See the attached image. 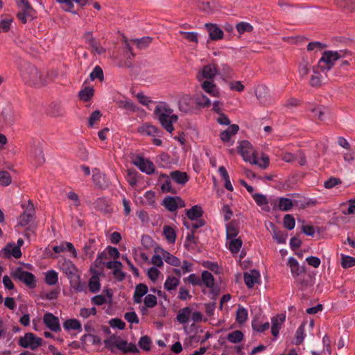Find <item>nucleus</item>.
Here are the masks:
<instances>
[{
	"mask_svg": "<svg viewBox=\"0 0 355 355\" xmlns=\"http://www.w3.org/2000/svg\"><path fill=\"white\" fill-rule=\"evenodd\" d=\"M349 55H350V53L347 49L338 51H324L322 53V57L318 60L317 65H318V69H320L322 72L327 73L334 67L336 61Z\"/></svg>",
	"mask_w": 355,
	"mask_h": 355,
	"instance_id": "1",
	"label": "nucleus"
},
{
	"mask_svg": "<svg viewBox=\"0 0 355 355\" xmlns=\"http://www.w3.org/2000/svg\"><path fill=\"white\" fill-rule=\"evenodd\" d=\"M24 80L31 86L41 87L47 83L46 75L42 73L37 67H28L23 74Z\"/></svg>",
	"mask_w": 355,
	"mask_h": 355,
	"instance_id": "2",
	"label": "nucleus"
},
{
	"mask_svg": "<svg viewBox=\"0 0 355 355\" xmlns=\"http://www.w3.org/2000/svg\"><path fill=\"white\" fill-rule=\"evenodd\" d=\"M105 345L107 348L111 350L112 352H114V348L121 350L123 353L127 354L130 352L137 353L139 350L134 343H128L126 340L116 338V337H111L104 341Z\"/></svg>",
	"mask_w": 355,
	"mask_h": 355,
	"instance_id": "3",
	"label": "nucleus"
},
{
	"mask_svg": "<svg viewBox=\"0 0 355 355\" xmlns=\"http://www.w3.org/2000/svg\"><path fill=\"white\" fill-rule=\"evenodd\" d=\"M11 276L15 279L25 284L31 288H34L36 286V279L33 274L30 272L24 270L21 268L18 267L11 272Z\"/></svg>",
	"mask_w": 355,
	"mask_h": 355,
	"instance_id": "4",
	"label": "nucleus"
},
{
	"mask_svg": "<svg viewBox=\"0 0 355 355\" xmlns=\"http://www.w3.org/2000/svg\"><path fill=\"white\" fill-rule=\"evenodd\" d=\"M239 151L245 161L258 164L257 155L249 141H242L239 146Z\"/></svg>",
	"mask_w": 355,
	"mask_h": 355,
	"instance_id": "5",
	"label": "nucleus"
},
{
	"mask_svg": "<svg viewBox=\"0 0 355 355\" xmlns=\"http://www.w3.org/2000/svg\"><path fill=\"white\" fill-rule=\"evenodd\" d=\"M42 344V339L37 337L33 333L28 332L19 339V345L24 348L35 350Z\"/></svg>",
	"mask_w": 355,
	"mask_h": 355,
	"instance_id": "6",
	"label": "nucleus"
},
{
	"mask_svg": "<svg viewBox=\"0 0 355 355\" xmlns=\"http://www.w3.org/2000/svg\"><path fill=\"white\" fill-rule=\"evenodd\" d=\"M168 112V110L159 106H157L155 110V114H156L162 126L168 132H171L173 130V126L172 124V120H170L169 114Z\"/></svg>",
	"mask_w": 355,
	"mask_h": 355,
	"instance_id": "7",
	"label": "nucleus"
},
{
	"mask_svg": "<svg viewBox=\"0 0 355 355\" xmlns=\"http://www.w3.org/2000/svg\"><path fill=\"white\" fill-rule=\"evenodd\" d=\"M218 73V69L217 64L211 63L202 67L197 75V78L199 81L203 80H213Z\"/></svg>",
	"mask_w": 355,
	"mask_h": 355,
	"instance_id": "8",
	"label": "nucleus"
},
{
	"mask_svg": "<svg viewBox=\"0 0 355 355\" xmlns=\"http://www.w3.org/2000/svg\"><path fill=\"white\" fill-rule=\"evenodd\" d=\"M313 60L306 57H302L297 65V75L302 79L307 77L313 69Z\"/></svg>",
	"mask_w": 355,
	"mask_h": 355,
	"instance_id": "9",
	"label": "nucleus"
},
{
	"mask_svg": "<svg viewBox=\"0 0 355 355\" xmlns=\"http://www.w3.org/2000/svg\"><path fill=\"white\" fill-rule=\"evenodd\" d=\"M18 6H23L21 11L17 14V17L24 24L27 22V17H32L35 13V10L30 4L28 0H20V2L17 3Z\"/></svg>",
	"mask_w": 355,
	"mask_h": 355,
	"instance_id": "10",
	"label": "nucleus"
},
{
	"mask_svg": "<svg viewBox=\"0 0 355 355\" xmlns=\"http://www.w3.org/2000/svg\"><path fill=\"white\" fill-rule=\"evenodd\" d=\"M132 163L137 166L142 172L146 174H152L155 171V166L152 162L146 160L142 157L137 156L132 161Z\"/></svg>",
	"mask_w": 355,
	"mask_h": 355,
	"instance_id": "11",
	"label": "nucleus"
},
{
	"mask_svg": "<svg viewBox=\"0 0 355 355\" xmlns=\"http://www.w3.org/2000/svg\"><path fill=\"white\" fill-rule=\"evenodd\" d=\"M34 214V206L31 200L28 202L26 211H24L18 218V225L25 227L32 220Z\"/></svg>",
	"mask_w": 355,
	"mask_h": 355,
	"instance_id": "12",
	"label": "nucleus"
},
{
	"mask_svg": "<svg viewBox=\"0 0 355 355\" xmlns=\"http://www.w3.org/2000/svg\"><path fill=\"white\" fill-rule=\"evenodd\" d=\"M44 324L51 331L58 332L61 330L59 320L53 314L45 313L43 317Z\"/></svg>",
	"mask_w": 355,
	"mask_h": 355,
	"instance_id": "13",
	"label": "nucleus"
},
{
	"mask_svg": "<svg viewBox=\"0 0 355 355\" xmlns=\"http://www.w3.org/2000/svg\"><path fill=\"white\" fill-rule=\"evenodd\" d=\"M333 3L338 9L349 14L355 13V0H334Z\"/></svg>",
	"mask_w": 355,
	"mask_h": 355,
	"instance_id": "14",
	"label": "nucleus"
},
{
	"mask_svg": "<svg viewBox=\"0 0 355 355\" xmlns=\"http://www.w3.org/2000/svg\"><path fill=\"white\" fill-rule=\"evenodd\" d=\"M313 73L309 79V85L314 88H320L323 85L322 77L321 76L322 71L318 69V65H315L313 69Z\"/></svg>",
	"mask_w": 355,
	"mask_h": 355,
	"instance_id": "15",
	"label": "nucleus"
},
{
	"mask_svg": "<svg viewBox=\"0 0 355 355\" xmlns=\"http://www.w3.org/2000/svg\"><path fill=\"white\" fill-rule=\"evenodd\" d=\"M106 266L109 269H113V275L117 280L122 281L124 279L125 275L121 270L122 263L120 261H109L106 263Z\"/></svg>",
	"mask_w": 355,
	"mask_h": 355,
	"instance_id": "16",
	"label": "nucleus"
},
{
	"mask_svg": "<svg viewBox=\"0 0 355 355\" xmlns=\"http://www.w3.org/2000/svg\"><path fill=\"white\" fill-rule=\"evenodd\" d=\"M205 27L211 40H218L223 38V31L216 24H206Z\"/></svg>",
	"mask_w": 355,
	"mask_h": 355,
	"instance_id": "17",
	"label": "nucleus"
},
{
	"mask_svg": "<svg viewBox=\"0 0 355 355\" xmlns=\"http://www.w3.org/2000/svg\"><path fill=\"white\" fill-rule=\"evenodd\" d=\"M3 256L5 258H10L11 256L16 259H19L21 257V252L19 246H15L12 244L8 243L2 250Z\"/></svg>",
	"mask_w": 355,
	"mask_h": 355,
	"instance_id": "18",
	"label": "nucleus"
},
{
	"mask_svg": "<svg viewBox=\"0 0 355 355\" xmlns=\"http://www.w3.org/2000/svg\"><path fill=\"white\" fill-rule=\"evenodd\" d=\"M260 274L256 270H250L249 272L244 273V281L246 286L251 288L254 286L255 283L259 281Z\"/></svg>",
	"mask_w": 355,
	"mask_h": 355,
	"instance_id": "19",
	"label": "nucleus"
},
{
	"mask_svg": "<svg viewBox=\"0 0 355 355\" xmlns=\"http://www.w3.org/2000/svg\"><path fill=\"white\" fill-rule=\"evenodd\" d=\"M192 98L189 95L182 96L179 101V109L185 113L190 112L193 107Z\"/></svg>",
	"mask_w": 355,
	"mask_h": 355,
	"instance_id": "20",
	"label": "nucleus"
},
{
	"mask_svg": "<svg viewBox=\"0 0 355 355\" xmlns=\"http://www.w3.org/2000/svg\"><path fill=\"white\" fill-rule=\"evenodd\" d=\"M202 88L207 93L214 97H218L220 92L217 89L216 84L214 83L213 80H205L201 84Z\"/></svg>",
	"mask_w": 355,
	"mask_h": 355,
	"instance_id": "21",
	"label": "nucleus"
},
{
	"mask_svg": "<svg viewBox=\"0 0 355 355\" xmlns=\"http://www.w3.org/2000/svg\"><path fill=\"white\" fill-rule=\"evenodd\" d=\"M239 130L238 125L232 124L227 130L223 131L220 133V137L223 142H227L230 140L232 136L235 135Z\"/></svg>",
	"mask_w": 355,
	"mask_h": 355,
	"instance_id": "22",
	"label": "nucleus"
},
{
	"mask_svg": "<svg viewBox=\"0 0 355 355\" xmlns=\"http://www.w3.org/2000/svg\"><path fill=\"white\" fill-rule=\"evenodd\" d=\"M284 320L285 316L283 315H278L272 319L271 333L275 337L278 336L279 329Z\"/></svg>",
	"mask_w": 355,
	"mask_h": 355,
	"instance_id": "23",
	"label": "nucleus"
},
{
	"mask_svg": "<svg viewBox=\"0 0 355 355\" xmlns=\"http://www.w3.org/2000/svg\"><path fill=\"white\" fill-rule=\"evenodd\" d=\"M191 314V309L189 307H184L180 309L177 315L176 319L181 324L187 323Z\"/></svg>",
	"mask_w": 355,
	"mask_h": 355,
	"instance_id": "24",
	"label": "nucleus"
},
{
	"mask_svg": "<svg viewBox=\"0 0 355 355\" xmlns=\"http://www.w3.org/2000/svg\"><path fill=\"white\" fill-rule=\"evenodd\" d=\"M171 178L178 184H184L189 180V177L186 172L175 171L171 173Z\"/></svg>",
	"mask_w": 355,
	"mask_h": 355,
	"instance_id": "25",
	"label": "nucleus"
},
{
	"mask_svg": "<svg viewBox=\"0 0 355 355\" xmlns=\"http://www.w3.org/2000/svg\"><path fill=\"white\" fill-rule=\"evenodd\" d=\"M203 211L199 205L193 206L187 211V215L190 220H196L202 216Z\"/></svg>",
	"mask_w": 355,
	"mask_h": 355,
	"instance_id": "26",
	"label": "nucleus"
},
{
	"mask_svg": "<svg viewBox=\"0 0 355 355\" xmlns=\"http://www.w3.org/2000/svg\"><path fill=\"white\" fill-rule=\"evenodd\" d=\"M94 89L90 87H86L79 92L78 96L80 100L87 102L94 96Z\"/></svg>",
	"mask_w": 355,
	"mask_h": 355,
	"instance_id": "27",
	"label": "nucleus"
},
{
	"mask_svg": "<svg viewBox=\"0 0 355 355\" xmlns=\"http://www.w3.org/2000/svg\"><path fill=\"white\" fill-rule=\"evenodd\" d=\"M162 257L164 259L165 261L168 264L173 266H179L181 264L180 260L173 254H170L167 251H164L162 252Z\"/></svg>",
	"mask_w": 355,
	"mask_h": 355,
	"instance_id": "28",
	"label": "nucleus"
},
{
	"mask_svg": "<svg viewBox=\"0 0 355 355\" xmlns=\"http://www.w3.org/2000/svg\"><path fill=\"white\" fill-rule=\"evenodd\" d=\"M180 284V280L175 277H168L165 283L164 288L168 291L175 290Z\"/></svg>",
	"mask_w": 355,
	"mask_h": 355,
	"instance_id": "29",
	"label": "nucleus"
},
{
	"mask_svg": "<svg viewBox=\"0 0 355 355\" xmlns=\"http://www.w3.org/2000/svg\"><path fill=\"white\" fill-rule=\"evenodd\" d=\"M164 235L166 239L171 243H174L176 240V233L170 226H164L163 229Z\"/></svg>",
	"mask_w": 355,
	"mask_h": 355,
	"instance_id": "30",
	"label": "nucleus"
},
{
	"mask_svg": "<svg viewBox=\"0 0 355 355\" xmlns=\"http://www.w3.org/2000/svg\"><path fill=\"white\" fill-rule=\"evenodd\" d=\"M202 284L203 283L207 288H213L214 279L213 275L208 271H203L202 273Z\"/></svg>",
	"mask_w": 355,
	"mask_h": 355,
	"instance_id": "31",
	"label": "nucleus"
},
{
	"mask_svg": "<svg viewBox=\"0 0 355 355\" xmlns=\"http://www.w3.org/2000/svg\"><path fill=\"white\" fill-rule=\"evenodd\" d=\"M138 131L143 135L148 136H155L157 132V129L155 126L145 124L139 127Z\"/></svg>",
	"mask_w": 355,
	"mask_h": 355,
	"instance_id": "32",
	"label": "nucleus"
},
{
	"mask_svg": "<svg viewBox=\"0 0 355 355\" xmlns=\"http://www.w3.org/2000/svg\"><path fill=\"white\" fill-rule=\"evenodd\" d=\"M89 289L92 293H96L101 288L100 280L98 276L93 275L89 281Z\"/></svg>",
	"mask_w": 355,
	"mask_h": 355,
	"instance_id": "33",
	"label": "nucleus"
},
{
	"mask_svg": "<svg viewBox=\"0 0 355 355\" xmlns=\"http://www.w3.org/2000/svg\"><path fill=\"white\" fill-rule=\"evenodd\" d=\"M153 38L150 37H144L141 39H132L130 41L135 44L139 49L147 47L152 42Z\"/></svg>",
	"mask_w": 355,
	"mask_h": 355,
	"instance_id": "34",
	"label": "nucleus"
},
{
	"mask_svg": "<svg viewBox=\"0 0 355 355\" xmlns=\"http://www.w3.org/2000/svg\"><path fill=\"white\" fill-rule=\"evenodd\" d=\"M327 44L320 42H311L307 45L306 49L308 51H320L327 48Z\"/></svg>",
	"mask_w": 355,
	"mask_h": 355,
	"instance_id": "35",
	"label": "nucleus"
},
{
	"mask_svg": "<svg viewBox=\"0 0 355 355\" xmlns=\"http://www.w3.org/2000/svg\"><path fill=\"white\" fill-rule=\"evenodd\" d=\"M279 209L282 211H288L293 207L292 200L287 198H280L279 200Z\"/></svg>",
	"mask_w": 355,
	"mask_h": 355,
	"instance_id": "36",
	"label": "nucleus"
},
{
	"mask_svg": "<svg viewBox=\"0 0 355 355\" xmlns=\"http://www.w3.org/2000/svg\"><path fill=\"white\" fill-rule=\"evenodd\" d=\"M164 205L170 211H174L178 209L176 197H166L164 200Z\"/></svg>",
	"mask_w": 355,
	"mask_h": 355,
	"instance_id": "37",
	"label": "nucleus"
},
{
	"mask_svg": "<svg viewBox=\"0 0 355 355\" xmlns=\"http://www.w3.org/2000/svg\"><path fill=\"white\" fill-rule=\"evenodd\" d=\"M229 243V249L232 253H238L242 246L243 242L241 239H231Z\"/></svg>",
	"mask_w": 355,
	"mask_h": 355,
	"instance_id": "38",
	"label": "nucleus"
},
{
	"mask_svg": "<svg viewBox=\"0 0 355 355\" xmlns=\"http://www.w3.org/2000/svg\"><path fill=\"white\" fill-rule=\"evenodd\" d=\"M63 325L66 329L81 330V324L76 319L67 320Z\"/></svg>",
	"mask_w": 355,
	"mask_h": 355,
	"instance_id": "39",
	"label": "nucleus"
},
{
	"mask_svg": "<svg viewBox=\"0 0 355 355\" xmlns=\"http://www.w3.org/2000/svg\"><path fill=\"white\" fill-rule=\"evenodd\" d=\"M243 339V334L239 331L236 330L227 335V340L232 343H237Z\"/></svg>",
	"mask_w": 355,
	"mask_h": 355,
	"instance_id": "40",
	"label": "nucleus"
},
{
	"mask_svg": "<svg viewBox=\"0 0 355 355\" xmlns=\"http://www.w3.org/2000/svg\"><path fill=\"white\" fill-rule=\"evenodd\" d=\"M58 281V273L54 270H50L46 272L45 282L48 285H55Z\"/></svg>",
	"mask_w": 355,
	"mask_h": 355,
	"instance_id": "41",
	"label": "nucleus"
},
{
	"mask_svg": "<svg viewBox=\"0 0 355 355\" xmlns=\"http://www.w3.org/2000/svg\"><path fill=\"white\" fill-rule=\"evenodd\" d=\"M239 232V228L234 225L233 222H231L227 226V238L231 239L235 238Z\"/></svg>",
	"mask_w": 355,
	"mask_h": 355,
	"instance_id": "42",
	"label": "nucleus"
},
{
	"mask_svg": "<svg viewBox=\"0 0 355 355\" xmlns=\"http://www.w3.org/2000/svg\"><path fill=\"white\" fill-rule=\"evenodd\" d=\"M236 31L241 35L245 32H252L253 31V26L248 22H240L236 26Z\"/></svg>",
	"mask_w": 355,
	"mask_h": 355,
	"instance_id": "43",
	"label": "nucleus"
},
{
	"mask_svg": "<svg viewBox=\"0 0 355 355\" xmlns=\"http://www.w3.org/2000/svg\"><path fill=\"white\" fill-rule=\"evenodd\" d=\"M341 266L343 268H348L354 266L355 258L343 254L341 257Z\"/></svg>",
	"mask_w": 355,
	"mask_h": 355,
	"instance_id": "44",
	"label": "nucleus"
},
{
	"mask_svg": "<svg viewBox=\"0 0 355 355\" xmlns=\"http://www.w3.org/2000/svg\"><path fill=\"white\" fill-rule=\"evenodd\" d=\"M248 319V312L247 310L243 307L239 308L236 311V320L238 323L243 324Z\"/></svg>",
	"mask_w": 355,
	"mask_h": 355,
	"instance_id": "45",
	"label": "nucleus"
},
{
	"mask_svg": "<svg viewBox=\"0 0 355 355\" xmlns=\"http://www.w3.org/2000/svg\"><path fill=\"white\" fill-rule=\"evenodd\" d=\"M139 346L145 351H150L151 340L148 336H142L139 341Z\"/></svg>",
	"mask_w": 355,
	"mask_h": 355,
	"instance_id": "46",
	"label": "nucleus"
},
{
	"mask_svg": "<svg viewBox=\"0 0 355 355\" xmlns=\"http://www.w3.org/2000/svg\"><path fill=\"white\" fill-rule=\"evenodd\" d=\"M295 225L294 217L291 214H286L284 217V226L289 230H293Z\"/></svg>",
	"mask_w": 355,
	"mask_h": 355,
	"instance_id": "47",
	"label": "nucleus"
},
{
	"mask_svg": "<svg viewBox=\"0 0 355 355\" xmlns=\"http://www.w3.org/2000/svg\"><path fill=\"white\" fill-rule=\"evenodd\" d=\"M144 302L146 307L153 308L157 304V297L154 295L148 294L145 297Z\"/></svg>",
	"mask_w": 355,
	"mask_h": 355,
	"instance_id": "48",
	"label": "nucleus"
},
{
	"mask_svg": "<svg viewBox=\"0 0 355 355\" xmlns=\"http://www.w3.org/2000/svg\"><path fill=\"white\" fill-rule=\"evenodd\" d=\"M127 180L132 187H135L137 184V171L135 170L128 169L127 171Z\"/></svg>",
	"mask_w": 355,
	"mask_h": 355,
	"instance_id": "49",
	"label": "nucleus"
},
{
	"mask_svg": "<svg viewBox=\"0 0 355 355\" xmlns=\"http://www.w3.org/2000/svg\"><path fill=\"white\" fill-rule=\"evenodd\" d=\"M198 6L203 12L207 13L212 12L214 10L211 1L209 0L200 1L199 2Z\"/></svg>",
	"mask_w": 355,
	"mask_h": 355,
	"instance_id": "50",
	"label": "nucleus"
},
{
	"mask_svg": "<svg viewBox=\"0 0 355 355\" xmlns=\"http://www.w3.org/2000/svg\"><path fill=\"white\" fill-rule=\"evenodd\" d=\"M272 237L277 241L278 243H284L286 242L287 234L282 233L277 230L276 228H274Z\"/></svg>",
	"mask_w": 355,
	"mask_h": 355,
	"instance_id": "51",
	"label": "nucleus"
},
{
	"mask_svg": "<svg viewBox=\"0 0 355 355\" xmlns=\"http://www.w3.org/2000/svg\"><path fill=\"white\" fill-rule=\"evenodd\" d=\"M103 72L102 69L99 66H96L93 71L90 73V78L92 80L98 78L100 81H103Z\"/></svg>",
	"mask_w": 355,
	"mask_h": 355,
	"instance_id": "52",
	"label": "nucleus"
},
{
	"mask_svg": "<svg viewBox=\"0 0 355 355\" xmlns=\"http://www.w3.org/2000/svg\"><path fill=\"white\" fill-rule=\"evenodd\" d=\"M11 183V176L7 171H0V184L8 186Z\"/></svg>",
	"mask_w": 355,
	"mask_h": 355,
	"instance_id": "53",
	"label": "nucleus"
},
{
	"mask_svg": "<svg viewBox=\"0 0 355 355\" xmlns=\"http://www.w3.org/2000/svg\"><path fill=\"white\" fill-rule=\"evenodd\" d=\"M180 33L183 35L184 39L189 42L194 43H198V34L196 33L180 31Z\"/></svg>",
	"mask_w": 355,
	"mask_h": 355,
	"instance_id": "54",
	"label": "nucleus"
},
{
	"mask_svg": "<svg viewBox=\"0 0 355 355\" xmlns=\"http://www.w3.org/2000/svg\"><path fill=\"white\" fill-rule=\"evenodd\" d=\"M101 116L102 114L99 110L93 112L88 120L89 126L93 127V125L100 120Z\"/></svg>",
	"mask_w": 355,
	"mask_h": 355,
	"instance_id": "55",
	"label": "nucleus"
},
{
	"mask_svg": "<svg viewBox=\"0 0 355 355\" xmlns=\"http://www.w3.org/2000/svg\"><path fill=\"white\" fill-rule=\"evenodd\" d=\"M304 324H302L300 327L297 329L295 334V345H300L302 343L304 340Z\"/></svg>",
	"mask_w": 355,
	"mask_h": 355,
	"instance_id": "56",
	"label": "nucleus"
},
{
	"mask_svg": "<svg viewBox=\"0 0 355 355\" xmlns=\"http://www.w3.org/2000/svg\"><path fill=\"white\" fill-rule=\"evenodd\" d=\"M252 197L259 206L266 205L268 203V199L264 195L255 193L252 195Z\"/></svg>",
	"mask_w": 355,
	"mask_h": 355,
	"instance_id": "57",
	"label": "nucleus"
},
{
	"mask_svg": "<svg viewBox=\"0 0 355 355\" xmlns=\"http://www.w3.org/2000/svg\"><path fill=\"white\" fill-rule=\"evenodd\" d=\"M196 103L202 107H208L211 105L210 100L205 95H201L196 98Z\"/></svg>",
	"mask_w": 355,
	"mask_h": 355,
	"instance_id": "58",
	"label": "nucleus"
},
{
	"mask_svg": "<svg viewBox=\"0 0 355 355\" xmlns=\"http://www.w3.org/2000/svg\"><path fill=\"white\" fill-rule=\"evenodd\" d=\"M301 105V101L295 98H291L288 99L284 104V107L288 109L296 107L297 106H300Z\"/></svg>",
	"mask_w": 355,
	"mask_h": 355,
	"instance_id": "59",
	"label": "nucleus"
},
{
	"mask_svg": "<svg viewBox=\"0 0 355 355\" xmlns=\"http://www.w3.org/2000/svg\"><path fill=\"white\" fill-rule=\"evenodd\" d=\"M341 180L339 178H331L328 180L324 182V187L326 189H331L334 187L341 184Z\"/></svg>",
	"mask_w": 355,
	"mask_h": 355,
	"instance_id": "60",
	"label": "nucleus"
},
{
	"mask_svg": "<svg viewBox=\"0 0 355 355\" xmlns=\"http://www.w3.org/2000/svg\"><path fill=\"white\" fill-rule=\"evenodd\" d=\"M125 319L130 323L138 324L139 320L135 312H127L124 315Z\"/></svg>",
	"mask_w": 355,
	"mask_h": 355,
	"instance_id": "61",
	"label": "nucleus"
},
{
	"mask_svg": "<svg viewBox=\"0 0 355 355\" xmlns=\"http://www.w3.org/2000/svg\"><path fill=\"white\" fill-rule=\"evenodd\" d=\"M148 293V286L144 284H139L135 287V293L137 295L144 296Z\"/></svg>",
	"mask_w": 355,
	"mask_h": 355,
	"instance_id": "62",
	"label": "nucleus"
},
{
	"mask_svg": "<svg viewBox=\"0 0 355 355\" xmlns=\"http://www.w3.org/2000/svg\"><path fill=\"white\" fill-rule=\"evenodd\" d=\"M112 327H117L120 330H123L125 327V323L119 318H114L110 321Z\"/></svg>",
	"mask_w": 355,
	"mask_h": 355,
	"instance_id": "63",
	"label": "nucleus"
},
{
	"mask_svg": "<svg viewBox=\"0 0 355 355\" xmlns=\"http://www.w3.org/2000/svg\"><path fill=\"white\" fill-rule=\"evenodd\" d=\"M187 280L193 286H200L202 284L201 279L196 274L190 275Z\"/></svg>",
	"mask_w": 355,
	"mask_h": 355,
	"instance_id": "64",
	"label": "nucleus"
}]
</instances>
